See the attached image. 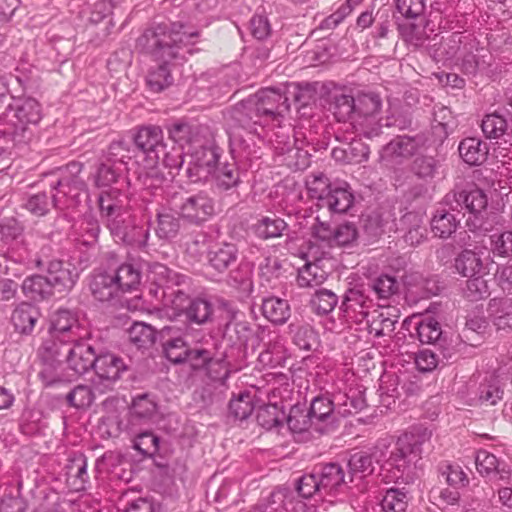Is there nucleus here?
<instances>
[{"mask_svg": "<svg viewBox=\"0 0 512 512\" xmlns=\"http://www.w3.org/2000/svg\"><path fill=\"white\" fill-rule=\"evenodd\" d=\"M372 306L373 300L366 294L365 290L360 287H354L346 291L341 309L347 319L360 324L370 317Z\"/></svg>", "mask_w": 512, "mask_h": 512, "instance_id": "21", "label": "nucleus"}, {"mask_svg": "<svg viewBox=\"0 0 512 512\" xmlns=\"http://www.w3.org/2000/svg\"><path fill=\"white\" fill-rule=\"evenodd\" d=\"M100 216L103 222L120 217L129 211L127 197L118 189L102 192L98 198Z\"/></svg>", "mask_w": 512, "mask_h": 512, "instance_id": "28", "label": "nucleus"}, {"mask_svg": "<svg viewBox=\"0 0 512 512\" xmlns=\"http://www.w3.org/2000/svg\"><path fill=\"white\" fill-rule=\"evenodd\" d=\"M174 207L182 219L197 225L206 222L215 212L213 199L203 192L181 197Z\"/></svg>", "mask_w": 512, "mask_h": 512, "instance_id": "14", "label": "nucleus"}, {"mask_svg": "<svg viewBox=\"0 0 512 512\" xmlns=\"http://www.w3.org/2000/svg\"><path fill=\"white\" fill-rule=\"evenodd\" d=\"M267 511L270 512H292L293 495L286 488L275 489L265 502Z\"/></svg>", "mask_w": 512, "mask_h": 512, "instance_id": "58", "label": "nucleus"}, {"mask_svg": "<svg viewBox=\"0 0 512 512\" xmlns=\"http://www.w3.org/2000/svg\"><path fill=\"white\" fill-rule=\"evenodd\" d=\"M369 333L375 337H382L391 334L395 329L396 319H392L389 314L385 315L383 312L377 310L373 311L371 319H366Z\"/></svg>", "mask_w": 512, "mask_h": 512, "instance_id": "55", "label": "nucleus"}, {"mask_svg": "<svg viewBox=\"0 0 512 512\" xmlns=\"http://www.w3.org/2000/svg\"><path fill=\"white\" fill-rule=\"evenodd\" d=\"M110 272L121 294L137 290L141 283V271L133 263H123Z\"/></svg>", "mask_w": 512, "mask_h": 512, "instance_id": "37", "label": "nucleus"}, {"mask_svg": "<svg viewBox=\"0 0 512 512\" xmlns=\"http://www.w3.org/2000/svg\"><path fill=\"white\" fill-rule=\"evenodd\" d=\"M127 432L133 437V448L145 457H153L159 450V437L151 431H137L127 427Z\"/></svg>", "mask_w": 512, "mask_h": 512, "instance_id": "46", "label": "nucleus"}, {"mask_svg": "<svg viewBox=\"0 0 512 512\" xmlns=\"http://www.w3.org/2000/svg\"><path fill=\"white\" fill-rule=\"evenodd\" d=\"M132 159V150L128 143L124 141L112 142L107 150L104 160L108 163L121 167L125 172L127 163Z\"/></svg>", "mask_w": 512, "mask_h": 512, "instance_id": "54", "label": "nucleus"}, {"mask_svg": "<svg viewBox=\"0 0 512 512\" xmlns=\"http://www.w3.org/2000/svg\"><path fill=\"white\" fill-rule=\"evenodd\" d=\"M156 289H150L155 297L159 299L165 307L173 309L175 312L185 313V309L191 300L185 287L189 285V278L164 265H159L155 270Z\"/></svg>", "mask_w": 512, "mask_h": 512, "instance_id": "8", "label": "nucleus"}, {"mask_svg": "<svg viewBox=\"0 0 512 512\" xmlns=\"http://www.w3.org/2000/svg\"><path fill=\"white\" fill-rule=\"evenodd\" d=\"M431 430L421 425L412 427L409 431L394 441L392 437L379 439L370 449L375 462L384 470L393 473V478H401L405 470L420 457L423 445L430 441Z\"/></svg>", "mask_w": 512, "mask_h": 512, "instance_id": "4", "label": "nucleus"}, {"mask_svg": "<svg viewBox=\"0 0 512 512\" xmlns=\"http://www.w3.org/2000/svg\"><path fill=\"white\" fill-rule=\"evenodd\" d=\"M169 137L182 149L185 146H197L200 144L201 137L198 132V127L186 122H175L168 128Z\"/></svg>", "mask_w": 512, "mask_h": 512, "instance_id": "39", "label": "nucleus"}, {"mask_svg": "<svg viewBox=\"0 0 512 512\" xmlns=\"http://www.w3.org/2000/svg\"><path fill=\"white\" fill-rule=\"evenodd\" d=\"M216 185L219 188L228 190L235 187L239 181V171L235 163H225L221 167L215 168Z\"/></svg>", "mask_w": 512, "mask_h": 512, "instance_id": "63", "label": "nucleus"}, {"mask_svg": "<svg viewBox=\"0 0 512 512\" xmlns=\"http://www.w3.org/2000/svg\"><path fill=\"white\" fill-rule=\"evenodd\" d=\"M93 297L101 302L110 301L121 295L119 286L110 271H97L90 280L89 284Z\"/></svg>", "mask_w": 512, "mask_h": 512, "instance_id": "29", "label": "nucleus"}, {"mask_svg": "<svg viewBox=\"0 0 512 512\" xmlns=\"http://www.w3.org/2000/svg\"><path fill=\"white\" fill-rule=\"evenodd\" d=\"M261 310L263 316L276 325L286 323L290 317V305L288 301L274 296L263 299Z\"/></svg>", "mask_w": 512, "mask_h": 512, "instance_id": "40", "label": "nucleus"}, {"mask_svg": "<svg viewBox=\"0 0 512 512\" xmlns=\"http://www.w3.org/2000/svg\"><path fill=\"white\" fill-rule=\"evenodd\" d=\"M488 316L498 331L512 330V299L493 298L489 301Z\"/></svg>", "mask_w": 512, "mask_h": 512, "instance_id": "31", "label": "nucleus"}, {"mask_svg": "<svg viewBox=\"0 0 512 512\" xmlns=\"http://www.w3.org/2000/svg\"><path fill=\"white\" fill-rule=\"evenodd\" d=\"M38 265H45L47 278L50 280L55 292L68 293L75 286L79 272L74 264L61 260H50L47 263L38 261Z\"/></svg>", "mask_w": 512, "mask_h": 512, "instance_id": "20", "label": "nucleus"}, {"mask_svg": "<svg viewBox=\"0 0 512 512\" xmlns=\"http://www.w3.org/2000/svg\"><path fill=\"white\" fill-rule=\"evenodd\" d=\"M336 406L343 416L358 413L366 406V400L361 390L350 389L348 393L335 395Z\"/></svg>", "mask_w": 512, "mask_h": 512, "instance_id": "47", "label": "nucleus"}, {"mask_svg": "<svg viewBox=\"0 0 512 512\" xmlns=\"http://www.w3.org/2000/svg\"><path fill=\"white\" fill-rule=\"evenodd\" d=\"M22 290L27 297L33 300H43L55 293L47 275H33L27 277L23 281Z\"/></svg>", "mask_w": 512, "mask_h": 512, "instance_id": "45", "label": "nucleus"}, {"mask_svg": "<svg viewBox=\"0 0 512 512\" xmlns=\"http://www.w3.org/2000/svg\"><path fill=\"white\" fill-rule=\"evenodd\" d=\"M75 240L85 246L94 245L100 233L98 220L92 215H84L75 225Z\"/></svg>", "mask_w": 512, "mask_h": 512, "instance_id": "44", "label": "nucleus"}, {"mask_svg": "<svg viewBox=\"0 0 512 512\" xmlns=\"http://www.w3.org/2000/svg\"><path fill=\"white\" fill-rule=\"evenodd\" d=\"M489 250L495 256L509 257L512 255V231H504L488 235Z\"/></svg>", "mask_w": 512, "mask_h": 512, "instance_id": "62", "label": "nucleus"}, {"mask_svg": "<svg viewBox=\"0 0 512 512\" xmlns=\"http://www.w3.org/2000/svg\"><path fill=\"white\" fill-rule=\"evenodd\" d=\"M286 96L278 90L266 88L234 105L226 115L230 152L233 158L250 155V142L263 138L264 127L270 122H279V117L289 111Z\"/></svg>", "mask_w": 512, "mask_h": 512, "instance_id": "1", "label": "nucleus"}, {"mask_svg": "<svg viewBox=\"0 0 512 512\" xmlns=\"http://www.w3.org/2000/svg\"><path fill=\"white\" fill-rule=\"evenodd\" d=\"M213 314V306L205 298L196 297L189 301L184 315L189 322L202 325L207 323Z\"/></svg>", "mask_w": 512, "mask_h": 512, "instance_id": "49", "label": "nucleus"}, {"mask_svg": "<svg viewBox=\"0 0 512 512\" xmlns=\"http://www.w3.org/2000/svg\"><path fill=\"white\" fill-rule=\"evenodd\" d=\"M354 201L355 196L348 183H335L322 198L320 208H327L331 213L344 214L352 208Z\"/></svg>", "mask_w": 512, "mask_h": 512, "instance_id": "24", "label": "nucleus"}, {"mask_svg": "<svg viewBox=\"0 0 512 512\" xmlns=\"http://www.w3.org/2000/svg\"><path fill=\"white\" fill-rule=\"evenodd\" d=\"M66 483L71 491L79 492L86 488L89 480L87 459L83 454H74L65 466Z\"/></svg>", "mask_w": 512, "mask_h": 512, "instance_id": "30", "label": "nucleus"}, {"mask_svg": "<svg viewBox=\"0 0 512 512\" xmlns=\"http://www.w3.org/2000/svg\"><path fill=\"white\" fill-rule=\"evenodd\" d=\"M39 316L40 313L35 306L29 303H21L14 309L11 321L15 331L20 334L30 335L34 330Z\"/></svg>", "mask_w": 512, "mask_h": 512, "instance_id": "38", "label": "nucleus"}, {"mask_svg": "<svg viewBox=\"0 0 512 512\" xmlns=\"http://www.w3.org/2000/svg\"><path fill=\"white\" fill-rule=\"evenodd\" d=\"M185 176L192 183L206 180L216 167L219 155L216 149L202 145V142L194 147V150L186 153Z\"/></svg>", "mask_w": 512, "mask_h": 512, "instance_id": "13", "label": "nucleus"}, {"mask_svg": "<svg viewBox=\"0 0 512 512\" xmlns=\"http://www.w3.org/2000/svg\"><path fill=\"white\" fill-rule=\"evenodd\" d=\"M377 463L372 452L357 451L348 460L350 481L362 480L375 472Z\"/></svg>", "mask_w": 512, "mask_h": 512, "instance_id": "34", "label": "nucleus"}, {"mask_svg": "<svg viewBox=\"0 0 512 512\" xmlns=\"http://www.w3.org/2000/svg\"><path fill=\"white\" fill-rule=\"evenodd\" d=\"M170 62H162L157 68L149 70L146 83L152 92L159 93L173 83V77L168 66Z\"/></svg>", "mask_w": 512, "mask_h": 512, "instance_id": "52", "label": "nucleus"}, {"mask_svg": "<svg viewBox=\"0 0 512 512\" xmlns=\"http://www.w3.org/2000/svg\"><path fill=\"white\" fill-rule=\"evenodd\" d=\"M399 31L403 40L415 48L421 47L427 39L426 29L422 23L401 24Z\"/></svg>", "mask_w": 512, "mask_h": 512, "instance_id": "64", "label": "nucleus"}, {"mask_svg": "<svg viewBox=\"0 0 512 512\" xmlns=\"http://www.w3.org/2000/svg\"><path fill=\"white\" fill-rule=\"evenodd\" d=\"M254 399L258 400V392L256 389L241 391L234 396L229 402V412L235 419L245 420L253 412L255 405Z\"/></svg>", "mask_w": 512, "mask_h": 512, "instance_id": "42", "label": "nucleus"}, {"mask_svg": "<svg viewBox=\"0 0 512 512\" xmlns=\"http://www.w3.org/2000/svg\"><path fill=\"white\" fill-rule=\"evenodd\" d=\"M57 354L51 359L39 355L44 368L40 372L47 386H51L62 380L56 371L66 365L73 372L72 376L83 375L88 372L95 363L97 354L88 338L79 341H68L56 348Z\"/></svg>", "mask_w": 512, "mask_h": 512, "instance_id": "6", "label": "nucleus"}, {"mask_svg": "<svg viewBox=\"0 0 512 512\" xmlns=\"http://www.w3.org/2000/svg\"><path fill=\"white\" fill-rule=\"evenodd\" d=\"M481 130L487 139H500L512 135V116L508 110H497L486 114L481 121Z\"/></svg>", "mask_w": 512, "mask_h": 512, "instance_id": "27", "label": "nucleus"}, {"mask_svg": "<svg viewBox=\"0 0 512 512\" xmlns=\"http://www.w3.org/2000/svg\"><path fill=\"white\" fill-rule=\"evenodd\" d=\"M408 506V496L403 489H388L379 503L365 507L361 512H405Z\"/></svg>", "mask_w": 512, "mask_h": 512, "instance_id": "33", "label": "nucleus"}, {"mask_svg": "<svg viewBox=\"0 0 512 512\" xmlns=\"http://www.w3.org/2000/svg\"><path fill=\"white\" fill-rule=\"evenodd\" d=\"M283 414L281 407H277L275 404H265L264 402L263 405L259 407L256 418L260 426L270 430L280 425L283 419Z\"/></svg>", "mask_w": 512, "mask_h": 512, "instance_id": "60", "label": "nucleus"}, {"mask_svg": "<svg viewBox=\"0 0 512 512\" xmlns=\"http://www.w3.org/2000/svg\"><path fill=\"white\" fill-rule=\"evenodd\" d=\"M356 112L353 118L355 132L368 139L381 133L382 124L378 118L382 107V100L376 93H361L355 97Z\"/></svg>", "mask_w": 512, "mask_h": 512, "instance_id": "9", "label": "nucleus"}, {"mask_svg": "<svg viewBox=\"0 0 512 512\" xmlns=\"http://www.w3.org/2000/svg\"><path fill=\"white\" fill-rule=\"evenodd\" d=\"M128 338L138 349L147 348L154 343V329L143 322H135L128 329Z\"/></svg>", "mask_w": 512, "mask_h": 512, "instance_id": "56", "label": "nucleus"}, {"mask_svg": "<svg viewBox=\"0 0 512 512\" xmlns=\"http://www.w3.org/2000/svg\"><path fill=\"white\" fill-rule=\"evenodd\" d=\"M443 207H438L430 220L433 235L440 239H448L457 231L460 219L454 212L467 210L469 216L466 226L475 235L487 236L495 225L500 224V216L488 212L486 194L480 189L452 190L443 199Z\"/></svg>", "mask_w": 512, "mask_h": 512, "instance_id": "2", "label": "nucleus"}, {"mask_svg": "<svg viewBox=\"0 0 512 512\" xmlns=\"http://www.w3.org/2000/svg\"><path fill=\"white\" fill-rule=\"evenodd\" d=\"M6 110V117L11 124L24 131L29 125H36L42 118L40 103L32 97H12Z\"/></svg>", "mask_w": 512, "mask_h": 512, "instance_id": "16", "label": "nucleus"}, {"mask_svg": "<svg viewBox=\"0 0 512 512\" xmlns=\"http://www.w3.org/2000/svg\"><path fill=\"white\" fill-rule=\"evenodd\" d=\"M264 381V385H251V388L258 392V401L264 403L266 399L268 404H275L282 409V403L290 399L292 393L287 375L269 373L265 375Z\"/></svg>", "mask_w": 512, "mask_h": 512, "instance_id": "18", "label": "nucleus"}, {"mask_svg": "<svg viewBox=\"0 0 512 512\" xmlns=\"http://www.w3.org/2000/svg\"><path fill=\"white\" fill-rule=\"evenodd\" d=\"M415 333L421 343L433 344L440 338L442 330L438 321L431 316H426L415 322Z\"/></svg>", "mask_w": 512, "mask_h": 512, "instance_id": "53", "label": "nucleus"}, {"mask_svg": "<svg viewBox=\"0 0 512 512\" xmlns=\"http://www.w3.org/2000/svg\"><path fill=\"white\" fill-rule=\"evenodd\" d=\"M415 150L416 144L413 139L407 136H398L383 147L381 159L386 164H398L401 159L413 155Z\"/></svg>", "mask_w": 512, "mask_h": 512, "instance_id": "32", "label": "nucleus"}, {"mask_svg": "<svg viewBox=\"0 0 512 512\" xmlns=\"http://www.w3.org/2000/svg\"><path fill=\"white\" fill-rule=\"evenodd\" d=\"M133 139L136 147L145 155L147 167L153 168L160 164V153L164 152L165 143L163 131L159 126H142Z\"/></svg>", "mask_w": 512, "mask_h": 512, "instance_id": "17", "label": "nucleus"}, {"mask_svg": "<svg viewBox=\"0 0 512 512\" xmlns=\"http://www.w3.org/2000/svg\"><path fill=\"white\" fill-rule=\"evenodd\" d=\"M327 279L326 271L317 262H307L298 269L297 284L302 288H314Z\"/></svg>", "mask_w": 512, "mask_h": 512, "instance_id": "50", "label": "nucleus"}, {"mask_svg": "<svg viewBox=\"0 0 512 512\" xmlns=\"http://www.w3.org/2000/svg\"><path fill=\"white\" fill-rule=\"evenodd\" d=\"M287 229V223L277 216H264L253 226L255 235L263 240L281 237Z\"/></svg>", "mask_w": 512, "mask_h": 512, "instance_id": "43", "label": "nucleus"}, {"mask_svg": "<svg viewBox=\"0 0 512 512\" xmlns=\"http://www.w3.org/2000/svg\"><path fill=\"white\" fill-rule=\"evenodd\" d=\"M105 222L110 234L118 243L134 247H144L147 244L149 230L145 225L137 222L130 211Z\"/></svg>", "mask_w": 512, "mask_h": 512, "instance_id": "12", "label": "nucleus"}, {"mask_svg": "<svg viewBox=\"0 0 512 512\" xmlns=\"http://www.w3.org/2000/svg\"><path fill=\"white\" fill-rule=\"evenodd\" d=\"M49 336L41 344L38 355L51 359L57 354L56 348L68 341H79L88 338L90 332L79 321L78 314L67 308H59L51 313Z\"/></svg>", "mask_w": 512, "mask_h": 512, "instance_id": "7", "label": "nucleus"}, {"mask_svg": "<svg viewBox=\"0 0 512 512\" xmlns=\"http://www.w3.org/2000/svg\"><path fill=\"white\" fill-rule=\"evenodd\" d=\"M288 359V351L284 339L278 334H271L263 344V350L257 357V362L263 368L284 367Z\"/></svg>", "mask_w": 512, "mask_h": 512, "instance_id": "25", "label": "nucleus"}, {"mask_svg": "<svg viewBox=\"0 0 512 512\" xmlns=\"http://www.w3.org/2000/svg\"><path fill=\"white\" fill-rule=\"evenodd\" d=\"M82 164L70 162L65 167L59 168L51 175L49 186L51 195L39 192L30 195L24 203V207L33 215L45 216L52 207L56 209H74L86 194V184L80 177Z\"/></svg>", "mask_w": 512, "mask_h": 512, "instance_id": "3", "label": "nucleus"}, {"mask_svg": "<svg viewBox=\"0 0 512 512\" xmlns=\"http://www.w3.org/2000/svg\"><path fill=\"white\" fill-rule=\"evenodd\" d=\"M482 266L481 258L471 249H464L454 259V268L463 277L479 274Z\"/></svg>", "mask_w": 512, "mask_h": 512, "instance_id": "48", "label": "nucleus"}, {"mask_svg": "<svg viewBox=\"0 0 512 512\" xmlns=\"http://www.w3.org/2000/svg\"><path fill=\"white\" fill-rule=\"evenodd\" d=\"M316 469L322 493L330 494L341 485L346 484L345 473L338 463H328Z\"/></svg>", "mask_w": 512, "mask_h": 512, "instance_id": "36", "label": "nucleus"}, {"mask_svg": "<svg viewBox=\"0 0 512 512\" xmlns=\"http://www.w3.org/2000/svg\"><path fill=\"white\" fill-rule=\"evenodd\" d=\"M475 464L478 473L490 481L507 483L511 478V468L487 450L477 451Z\"/></svg>", "mask_w": 512, "mask_h": 512, "instance_id": "22", "label": "nucleus"}, {"mask_svg": "<svg viewBox=\"0 0 512 512\" xmlns=\"http://www.w3.org/2000/svg\"><path fill=\"white\" fill-rule=\"evenodd\" d=\"M207 260L209 268L220 275L229 272L230 278L238 285L249 279V273H243L242 265L236 270L232 269L239 260V249L235 243L223 241L213 245L209 248Z\"/></svg>", "mask_w": 512, "mask_h": 512, "instance_id": "10", "label": "nucleus"}, {"mask_svg": "<svg viewBox=\"0 0 512 512\" xmlns=\"http://www.w3.org/2000/svg\"><path fill=\"white\" fill-rule=\"evenodd\" d=\"M355 97L348 94H334L330 109L335 118L339 122L351 121L353 126V118H355L356 110Z\"/></svg>", "mask_w": 512, "mask_h": 512, "instance_id": "51", "label": "nucleus"}, {"mask_svg": "<svg viewBox=\"0 0 512 512\" xmlns=\"http://www.w3.org/2000/svg\"><path fill=\"white\" fill-rule=\"evenodd\" d=\"M336 407L335 398L331 400L326 396H317L311 401L308 412L316 424L318 435L325 434L332 429L333 412Z\"/></svg>", "mask_w": 512, "mask_h": 512, "instance_id": "26", "label": "nucleus"}, {"mask_svg": "<svg viewBox=\"0 0 512 512\" xmlns=\"http://www.w3.org/2000/svg\"><path fill=\"white\" fill-rule=\"evenodd\" d=\"M180 229L179 219L170 211L157 214L156 234L161 239H172L177 236Z\"/></svg>", "mask_w": 512, "mask_h": 512, "instance_id": "57", "label": "nucleus"}, {"mask_svg": "<svg viewBox=\"0 0 512 512\" xmlns=\"http://www.w3.org/2000/svg\"><path fill=\"white\" fill-rule=\"evenodd\" d=\"M287 426L294 436L295 441L307 442L319 437L316 424L308 410L293 406L286 419Z\"/></svg>", "mask_w": 512, "mask_h": 512, "instance_id": "23", "label": "nucleus"}, {"mask_svg": "<svg viewBox=\"0 0 512 512\" xmlns=\"http://www.w3.org/2000/svg\"><path fill=\"white\" fill-rule=\"evenodd\" d=\"M198 37V30L180 22L172 23L169 30L160 24L146 29L137 39L136 47L159 62L185 60L186 54L191 53L189 45L196 43Z\"/></svg>", "mask_w": 512, "mask_h": 512, "instance_id": "5", "label": "nucleus"}, {"mask_svg": "<svg viewBox=\"0 0 512 512\" xmlns=\"http://www.w3.org/2000/svg\"><path fill=\"white\" fill-rule=\"evenodd\" d=\"M476 47V38L469 33L454 32L447 38H442L439 44L430 48V55L437 63L446 64L458 60L463 49Z\"/></svg>", "mask_w": 512, "mask_h": 512, "instance_id": "15", "label": "nucleus"}, {"mask_svg": "<svg viewBox=\"0 0 512 512\" xmlns=\"http://www.w3.org/2000/svg\"><path fill=\"white\" fill-rule=\"evenodd\" d=\"M124 173L121 167H116L103 160L97 167L94 174V182L98 187H106L115 183Z\"/></svg>", "mask_w": 512, "mask_h": 512, "instance_id": "61", "label": "nucleus"}, {"mask_svg": "<svg viewBox=\"0 0 512 512\" xmlns=\"http://www.w3.org/2000/svg\"><path fill=\"white\" fill-rule=\"evenodd\" d=\"M93 370V388L99 394H104L113 389L115 383L127 371V365L120 356L106 352L97 354Z\"/></svg>", "mask_w": 512, "mask_h": 512, "instance_id": "11", "label": "nucleus"}, {"mask_svg": "<svg viewBox=\"0 0 512 512\" xmlns=\"http://www.w3.org/2000/svg\"><path fill=\"white\" fill-rule=\"evenodd\" d=\"M461 70L468 76L478 74L492 77L497 69L492 67L493 55L485 47H480L476 40V47L463 49L459 59Z\"/></svg>", "mask_w": 512, "mask_h": 512, "instance_id": "19", "label": "nucleus"}, {"mask_svg": "<svg viewBox=\"0 0 512 512\" xmlns=\"http://www.w3.org/2000/svg\"><path fill=\"white\" fill-rule=\"evenodd\" d=\"M458 151L465 163L478 166L486 161L489 148L481 139L468 137L460 142Z\"/></svg>", "mask_w": 512, "mask_h": 512, "instance_id": "35", "label": "nucleus"}, {"mask_svg": "<svg viewBox=\"0 0 512 512\" xmlns=\"http://www.w3.org/2000/svg\"><path fill=\"white\" fill-rule=\"evenodd\" d=\"M157 411V403L150 394L137 395L130 408L129 426L133 427L137 421L151 420Z\"/></svg>", "mask_w": 512, "mask_h": 512, "instance_id": "41", "label": "nucleus"}, {"mask_svg": "<svg viewBox=\"0 0 512 512\" xmlns=\"http://www.w3.org/2000/svg\"><path fill=\"white\" fill-rule=\"evenodd\" d=\"M337 303V295L328 289L317 290L311 299V306L319 315L329 314L334 310Z\"/></svg>", "mask_w": 512, "mask_h": 512, "instance_id": "59", "label": "nucleus"}]
</instances>
